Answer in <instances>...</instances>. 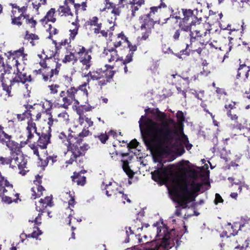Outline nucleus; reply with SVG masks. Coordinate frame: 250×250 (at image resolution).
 I'll return each instance as SVG.
<instances>
[{"instance_id":"39","label":"nucleus","mask_w":250,"mask_h":250,"mask_svg":"<svg viewBox=\"0 0 250 250\" xmlns=\"http://www.w3.org/2000/svg\"><path fill=\"white\" fill-rule=\"evenodd\" d=\"M10 140L11 136L5 133L3 130L0 134V142L6 145Z\"/></svg>"},{"instance_id":"7","label":"nucleus","mask_w":250,"mask_h":250,"mask_svg":"<svg viewBox=\"0 0 250 250\" xmlns=\"http://www.w3.org/2000/svg\"><path fill=\"white\" fill-rule=\"evenodd\" d=\"M87 83H83L79 87V90H77L74 87H71L69 88L66 92L62 91L60 93V96L62 98L63 104L62 106L64 108H68V106L70 105L73 102H74V105H78L80 104L78 99H76V97L78 98V95H83V101L86 103L88 101V91L86 88Z\"/></svg>"},{"instance_id":"20","label":"nucleus","mask_w":250,"mask_h":250,"mask_svg":"<svg viewBox=\"0 0 250 250\" xmlns=\"http://www.w3.org/2000/svg\"><path fill=\"white\" fill-rule=\"evenodd\" d=\"M27 142H21L20 144L13 141L12 140H10L6 144V146L10 149L11 150V156H12L13 155H15L16 153H18V152H21V148L23 147L26 144Z\"/></svg>"},{"instance_id":"6","label":"nucleus","mask_w":250,"mask_h":250,"mask_svg":"<svg viewBox=\"0 0 250 250\" xmlns=\"http://www.w3.org/2000/svg\"><path fill=\"white\" fill-rule=\"evenodd\" d=\"M59 138L67 147L68 153L73 156L69 161L66 162V164H72L76 157L84 155L89 147L87 144L81 145V139L76 137L75 134L70 133L66 136L62 132L59 134Z\"/></svg>"},{"instance_id":"4","label":"nucleus","mask_w":250,"mask_h":250,"mask_svg":"<svg viewBox=\"0 0 250 250\" xmlns=\"http://www.w3.org/2000/svg\"><path fill=\"white\" fill-rule=\"evenodd\" d=\"M184 18L180 22L181 29L186 31L190 32V44L187 45V47H193V43L204 44L208 42L210 37L209 25L208 23L204 25L205 30H200L201 25L196 24V19L190 10H182Z\"/></svg>"},{"instance_id":"60","label":"nucleus","mask_w":250,"mask_h":250,"mask_svg":"<svg viewBox=\"0 0 250 250\" xmlns=\"http://www.w3.org/2000/svg\"><path fill=\"white\" fill-rule=\"evenodd\" d=\"M223 200L221 196L218 193H216L215 194V199L214 200L215 203L216 204H218V203H222L223 202Z\"/></svg>"},{"instance_id":"16","label":"nucleus","mask_w":250,"mask_h":250,"mask_svg":"<svg viewBox=\"0 0 250 250\" xmlns=\"http://www.w3.org/2000/svg\"><path fill=\"white\" fill-rule=\"evenodd\" d=\"M75 21V22L72 21V25L73 26V27L69 30V40L65 39L63 41H62V42L59 43L60 46L58 45V44L55 41H53V42L57 48H59L62 45L64 46L66 44H68L70 42L71 40H73L74 39L75 36L78 34V30L79 27V25L77 22V17H76Z\"/></svg>"},{"instance_id":"31","label":"nucleus","mask_w":250,"mask_h":250,"mask_svg":"<svg viewBox=\"0 0 250 250\" xmlns=\"http://www.w3.org/2000/svg\"><path fill=\"white\" fill-rule=\"evenodd\" d=\"M103 185H105L104 189L106 190V194L107 196H110L112 194L118 195V191L113 189V186L111 182H106L105 180L103 181Z\"/></svg>"},{"instance_id":"52","label":"nucleus","mask_w":250,"mask_h":250,"mask_svg":"<svg viewBox=\"0 0 250 250\" xmlns=\"http://www.w3.org/2000/svg\"><path fill=\"white\" fill-rule=\"evenodd\" d=\"M74 193H71L70 191L69 192V196L70 198V200L68 201L69 207H73L75 204L74 201V197L73 196Z\"/></svg>"},{"instance_id":"8","label":"nucleus","mask_w":250,"mask_h":250,"mask_svg":"<svg viewBox=\"0 0 250 250\" xmlns=\"http://www.w3.org/2000/svg\"><path fill=\"white\" fill-rule=\"evenodd\" d=\"M123 3H120V0H118V3L115 4L107 0L104 7L100 9L101 11H106L107 21L110 24L115 25L117 17L120 14L121 9L124 6Z\"/></svg>"},{"instance_id":"56","label":"nucleus","mask_w":250,"mask_h":250,"mask_svg":"<svg viewBox=\"0 0 250 250\" xmlns=\"http://www.w3.org/2000/svg\"><path fill=\"white\" fill-rule=\"evenodd\" d=\"M98 138L102 143H104L107 140L108 136L107 134L104 133L101 134L100 136H99Z\"/></svg>"},{"instance_id":"35","label":"nucleus","mask_w":250,"mask_h":250,"mask_svg":"<svg viewBox=\"0 0 250 250\" xmlns=\"http://www.w3.org/2000/svg\"><path fill=\"white\" fill-rule=\"evenodd\" d=\"M56 10L55 8H51L46 13L43 20L47 21L54 22L56 21L55 13Z\"/></svg>"},{"instance_id":"32","label":"nucleus","mask_w":250,"mask_h":250,"mask_svg":"<svg viewBox=\"0 0 250 250\" xmlns=\"http://www.w3.org/2000/svg\"><path fill=\"white\" fill-rule=\"evenodd\" d=\"M179 141L181 146L186 147L188 150H189L191 148L192 145L189 144L187 137L182 131H180Z\"/></svg>"},{"instance_id":"2","label":"nucleus","mask_w":250,"mask_h":250,"mask_svg":"<svg viewBox=\"0 0 250 250\" xmlns=\"http://www.w3.org/2000/svg\"><path fill=\"white\" fill-rule=\"evenodd\" d=\"M156 113V118L160 123L155 122L145 116H142L139 121L144 142L151 149L167 147L172 138V130L168 124L164 121L165 115L159 111Z\"/></svg>"},{"instance_id":"1","label":"nucleus","mask_w":250,"mask_h":250,"mask_svg":"<svg viewBox=\"0 0 250 250\" xmlns=\"http://www.w3.org/2000/svg\"><path fill=\"white\" fill-rule=\"evenodd\" d=\"M209 173H151L152 179L160 184H165L177 202L183 208L187 207L192 192L208 184Z\"/></svg>"},{"instance_id":"47","label":"nucleus","mask_w":250,"mask_h":250,"mask_svg":"<svg viewBox=\"0 0 250 250\" xmlns=\"http://www.w3.org/2000/svg\"><path fill=\"white\" fill-rule=\"evenodd\" d=\"M133 56V53L132 52H129L128 54L126 56L125 60L123 62L124 64L130 62L132 61V58Z\"/></svg>"},{"instance_id":"24","label":"nucleus","mask_w":250,"mask_h":250,"mask_svg":"<svg viewBox=\"0 0 250 250\" xmlns=\"http://www.w3.org/2000/svg\"><path fill=\"white\" fill-rule=\"evenodd\" d=\"M127 38L122 32L118 34L117 37L116 38L113 42V44L115 47H118L121 46L124 47L126 46L127 42H128Z\"/></svg>"},{"instance_id":"49","label":"nucleus","mask_w":250,"mask_h":250,"mask_svg":"<svg viewBox=\"0 0 250 250\" xmlns=\"http://www.w3.org/2000/svg\"><path fill=\"white\" fill-rule=\"evenodd\" d=\"M228 179L230 182L234 181V184L236 185H240L238 188V189L240 190V191H241V190H242V184H243L241 181L238 180H235V178L233 177H229Z\"/></svg>"},{"instance_id":"64","label":"nucleus","mask_w":250,"mask_h":250,"mask_svg":"<svg viewBox=\"0 0 250 250\" xmlns=\"http://www.w3.org/2000/svg\"><path fill=\"white\" fill-rule=\"evenodd\" d=\"M144 0H133L132 4L138 5L140 6L142 4H144Z\"/></svg>"},{"instance_id":"10","label":"nucleus","mask_w":250,"mask_h":250,"mask_svg":"<svg viewBox=\"0 0 250 250\" xmlns=\"http://www.w3.org/2000/svg\"><path fill=\"white\" fill-rule=\"evenodd\" d=\"M74 53L82 64V69H88L91 65V56L89 51L83 46L78 45L74 47Z\"/></svg>"},{"instance_id":"38","label":"nucleus","mask_w":250,"mask_h":250,"mask_svg":"<svg viewBox=\"0 0 250 250\" xmlns=\"http://www.w3.org/2000/svg\"><path fill=\"white\" fill-rule=\"evenodd\" d=\"M138 142L136 140H133L131 141L129 144H127V147L130 152L136 155V150L135 148L138 146Z\"/></svg>"},{"instance_id":"55","label":"nucleus","mask_w":250,"mask_h":250,"mask_svg":"<svg viewBox=\"0 0 250 250\" xmlns=\"http://www.w3.org/2000/svg\"><path fill=\"white\" fill-rule=\"evenodd\" d=\"M126 46L129 48V52H132L134 53L137 49V46L135 45H132L129 41L127 42Z\"/></svg>"},{"instance_id":"53","label":"nucleus","mask_w":250,"mask_h":250,"mask_svg":"<svg viewBox=\"0 0 250 250\" xmlns=\"http://www.w3.org/2000/svg\"><path fill=\"white\" fill-rule=\"evenodd\" d=\"M118 194L117 195V197H121L122 198L123 202L124 204L125 203V201H124V200H126L127 202H128V203H130L131 201L130 199L127 198L126 195H125L121 191L118 192Z\"/></svg>"},{"instance_id":"46","label":"nucleus","mask_w":250,"mask_h":250,"mask_svg":"<svg viewBox=\"0 0 250 250\" xmlns=\"http://www.w3.org/2000/svg\"><path fill=\"white\" fill-rule=\"evenodd\" d=\"M76 105L77 107H80L81 111L82 112V113L83 112V111H84L85 112L90 111L94 108L93 106H90L89 105H84L81 106H79V105Z\"/></svg>"},{"instance_id":"3","label":"nucleus","mask_w":250,"mask_h":250,"mask_svg":"<svg viewBox=\"0 0 250 250\" xmlns=\"http://www.w3.org/2000/svg\"><path fill=\"white\" fill-rule=\"evenodd\" d=\"M23 48H21L19 50L10 51L6 53L5 55L7 58L6 64H4L2 58L0 57V72H1V75L13 71L15 74L13 81L22 83L31 81L30 75L27 76L25 73L22 72L24 65L21 62H24V61L26 60V55L23 53Z\"/></svg>"},{"instance_id":"15","label":"nucleus","mask_w":250,"mask_h":250,"mask_svg":"<svg viewBox=\"0 0 250 250\" xmlns=\"http://www.w3.org/2000/svg\"><path fill=\"white\" fill-rule=\"evenodd\" d=\"M42 174H37L35 176V179L33 181L34 186L31 189V198L33 199L41 197L42 195L43 191L45 190L44 188L40 185L42 182Z\"/></svg>"},{"instance_id":"45","label":"nucleus","mask_w":250,"mask_h":250,"mask_svg":"<svg viewBox=\"0 0 250 250\" xmlns=\"http://www.w3.org/2000/svg\"><path fill=\"white\" fill-rule=\"evenodd\" d=\"M48 88L50 91L51 94L57 93L60 88V86L58 84H51L48 86Z\"/></svg>"},{"instance_id":"22","label":"nucleus","mask_w":250,"mask_h":250,"mask_svg":"<svg viewBox=\"0 0 250 250\" xmlns=\"http://www.w3.org/2000/svg\"><path fill=\"white\" fill-rule=\"evenodd\" d=\"M104 53L105 54V59L109 62H117L120 60L117 52L114 49H105Z\"/></svg>"},{"instance_id":"26","label":"nucleus","mask_w":250,"mask_h":250,"mask_svg":"<svg viewBox=\"0 0 250 250\" xmlns=\"http://www.w3.org/2000/svg\"><path fill=\"white\" fill-rule=\"evenodd\" d=\"M10 5L12 7L11 15V18L22 15L26 10V8L24 6L20 8L15 4H11Z\"/></svg>"},{"instance_id":"29","label":"nucleus","mask_w":250,"mask_h":250,"mask_svg":"<svg viewBox=\"0 0 250 250\" xmlns=\"http://www.w3.org/2000/svg\"><path fill=\"white\" fill-rule=\"evenodd\" d=\"M72 181L76 183L78 185L83 186L86 183V177L81 174V173H74V175L71 176Z\"/></svg>"},{"instance_id":"40","label":"nucleus","mask_w":250,"mask_h":250,"mask_svg":"<svg viewBox=\"0 0 250 250\" xmlns=\"http://www.w3.org/2000/svg\"><path fill=\"white\" fill-rule=\"evenodd\" d=\"M75 54L74 53H69L65 55L62 60V62L64 63H67L76 60V57L75 56Z\"/></svg>"},{"instance_id":"37","label":"nucleus","mask_w":250,"mask_h":250,"mask_svg":"<svg viewBox=\"0 0 250 250\" xmlns=\"http://www.w3.org/2000/svg\"><path fill=\"white\" fill-rule=\"evenodd\" d=\"M25 38L26 40L31 41L30 43L32 44V45H34L36 41H37L39 39V38L38 35L32 33L30 34L28 32H26V34L25 36Z\"/></svg>"},{"instance_id":"30","label":"nucleus","mask_w":250,"mask_h":250,"mask_svg":"<svg viewBox=\"0 0 250 250\" xmlns=\"http://www.w3.org/2000/svg\"><path fill=\"white\" fill-rule=\"evenodd\" d=\"M55 54V52L53 50L52 51H44L43 50L42 54H39L38 56L42 58L43 59H48V64H49L50 63L53 62V64H55L56 62L54 61L53 59L52 58Z\"/></svg>"},{"instance_id":"12","label":"nucleus","mask_w":250,"mask_h":250,"mask_svg":"<svg viewBox=\"0 0 250 250\" xmlns=\"http://www.w3.org/2000/svg\"><path fill=\"white\" fill-rule=\"evenodd\" d=\"M40 63L42 68L35 71L42 74V78L45 81H47L51 79L54 76L58 75L60 68V65L58 63L54 64L55 68H54V66L51 65L46 66V62H40Z\"/></svg>"},{"instance_id":"13","label":"nucleus","mask_w":250,"mask_h":250,"mask_svg":"<svg viewBox=\"0 0 250 250\" xmlns=\"http://www.w3.org/2000/svg\"><path fill=\"white\" fill-rule=\"evenodd\" d=\"M52 206V197L51 196H46L44 199H41L38 203H36V210L39 213L38 216L35 218L33 217L29 220V222H34L36 224L40 225L41 224V215L45 208L47 206L51 207Z\"/></svg>"},{"instance_id":"43","label":"nucleus","mask_w":250,"mask_h":250,"mask_svg":"<svg viewBox=\"0 0 250 250\" xmlns=\"http://www.w3.org/2000/svg\"><path fill=\"white\" fill-rule=\"evenodd\" d=\"M24 19H25V22L27 26L30 28L35 27L36 24V22L35 20L32 18H29V16L24 17Z\"/></svg>"},{"instance_id":"58","label":"nucleus","mask_w":250,"mask_h":250,"mask_svg":"<svg viewBox=\"0 0 250 250\" xmlns=\"http://www.w3.org/2000/svg\"><path fill=\"white\" fill-rule=\"evenodd\" d=\"M122 167L124 172H133L131 170H129L128 163L127 161H124L123 162Z\"/></svg>"},{"instance_id":"61","label":"nucleus","mask_w":250,"mask_h":250,"mask_svg":"<svg viewBox=\"0 0 250 250\" xmlns=\"http://www.w3.org/2000/svg\"><path fill=\"white\" fill-rule=\"evenodd\" d=\"M206 111L208 112L211 117V118L212 119L213 124L215 126H218L219 125V123L216 121L214 119V116L212 115L211 113L209 112L208 110H206Z\"/></svg>"},{"instance_id":"41","label":"nucleus","mask_w":250,"mask_h":250,"mask_svg":"<svg viewBox=\"0 0 250 250\" xmlns=\"http://www.w3.org/2000/svg\"><path fill=\"white\" fill-rule=\"evenodd\" d=\"M47 0H40L39 1H36L32 3L33 8L36 11H38L39 9L42 6L45 5L46 4Z\"/></svg>"},{"instance_id":"48","label":"nucleus","mask_w":250,"mask_h":250,"mask_svg":"<svg viewBox=\"0 0 250 250\" xmlns=\"http://www.w3.org/2000/svg\"><path fill=\"white\" fill-rule=\"evenodd\" d=\"M42 234V231L37 228L36 230H34L31 234L28 235V237L37 238V237Z\"/></svg>"},{"instance_id":"34","label":"nucleus","mask_w":250,"mask_h":250,"mask_svg":"<svg viewBox=\"0 0 250 250\" xmlns=\"http://www.w3.org/2000/svg\"><path fill=\"white\" fill-rule=\"evenodd\" d=\"M249 71V67L247 66L246 64H242L240 66L238 70L237 77H240L243 75L246 78L248 77V71Z\"/></svg>"},{"instance_id":"42","label":"nucleus","mask_w":250,"mask_h":250,"mask_svg":"<svg viewBox=\"0 0 250 250\" xmlns=\"http://www.w3.org/2000/svg\"><path fill=\"white\" fill-rule=\"evenodd\" d=\"M24 17H25V16H24L23 14L22 15L18 16L16 17H14L13 18H11L12 19V23L14 25H17L18 26H20L21 25V19L23 20H25L24 19Z\"/></svg>"},{"instance_id":"17","label":"nucleus","mask_w":250,"mask_h":250,"mask_svg":"<svg viewBox=\"0 0 250 250\" xmlns=\"http://www.w3.org/2000/svg\"><path fill=\"white\" fill-rule=\"evenodd\" d=\"M140 20L141 22L142 23L141 26V30L143 34L142 38L146 40L147 39L150 33L152 21L147 16L142 18Z\"/></svg>"},{"instance_id":"21","label":"nucleus","mask_w":250,"mask_h":250,"mask_svg":"<svg viewBox=\"0 0 250 250\" xmlns=\"http://www.w3.org/2000/svg\"><path fill=\"white\" fill-rule=\"evenodd\" d=\"M27 132V141H30L35 134L38 136L39 134L37 131L36 124L32 120H29L27 122V126L26 128Z\"/></svg>"},{"instance_id":"51","label":"nucleus","mask_w":250,"mask_h":250,"mask_svg":"<svg viewBox=\"0 0 250 250\" xmlns=\"http://www.w3.org/2000/svg\"><path fill=\"white\" fill-rule=\"evenodd\" d=\"M89 23L91 25L97 26L99 24H101V22H98V19L96 17H93L89 20Z\"/></svg>"},{"instance_id":"63","label":"nucleus","mask_w":250,"mask_h":250,"mask_svg":"<svg viewBox=\"0 0 250 250\" xmlns=\"http://www.w3.org/2000/svg\"><path fill=\"white\" fill-rule=\"evenodd\" d=\"M203 71L200 73L201 75L207 76L210 73V71L205 67H203Z\"/></svg>"},{"instance_id":"25","label":"nucleus","mask_w":250,"mask_h":250,"mask_svg":"<svg viewBox=\"0 0 250 250\" xmlns=\"http://www.w3.org/2000/svg\"><path fill=\"white\" fill-rule=\"evenodd\" d=\"M50 143V135L49 134H42L40 136L37 142V146L41 149L46 147L47 145Z\"/></svg>"},{"instance_id":"54","label":"nucleus","mask_w":250,"mask_h":250,"mask_svg":"<svg viewBox=\"0 0 250 250\" xmlns=\"http://www.w3.org/2000/svg\"><path fill=\"white\" fill-rule=\"evenodd\" d=\"M176 116L179 123H182L184 121V114L182 111H178L176 114Z\"/></svg>"},{"instance_id":"62","label":"nucleus","mask_w":250,"mask_h":250,"mask_svg":"<svg viewBox=\"0 0 250 250\" xmlns=\"http://www.w3.org/2000/svg\"><path fill=\"white\" fill-rule=\"evenodd\" d=\"M2 200L3 202L7 203L8 204H10L12 202L11 198H10L8 196H4V195H3V196H2Z\"/></svg>"},{"instance_id":"33","label":"nucleus","mask_w":250,"mask_h":250,"mask_svg":"<svg viewBox=\"0 0 250 250\" xmlns=\"http://www.w3.org/2000/svg\"><path fill=\"white\" fill-rule=\"evenodd\" d=\"M38 106H42V113L43 114L45 113L47 115L50 114L47 111L51 108L52 104L49 101L45 100L42 102L40 104H38Z\"/></svg>"},{"instance_id":"19","label":"nucleus","mask_w":250,"mask_h":250,"mask_svg":"<svg viewBox=\"0 0 250 250\" xmlns=\"http://www.w3.org/2000/svg\"><path fill=\"white\" fill-rule=\"evenodd\" d=\"M58 12L59 14L61 16L68 17L69 21L71 22L73 21L75 22L76 17H77V14L74 15L71 12L70 8L68 5H62L60 6L58 9ZM77 22H78V20L77 19ZM79 24V23H78Z\"/></svg>"},{"instance_id":"36","label":"nucleus","mask_w":250,"mask_h":250,"mask_svg":"<svg viewBox=\"0 0 250 250\" xmlns=\"http://www.w3.org/2000/svg\"><path fill=\"white\" fill-rule=\"evenodd\" d=\"M0 163L2 165H9V167L13 170H15L14 168H16V166L13 164V157L11 156L10 158L0 157Z\"/></svg>"},{"instance_id":"9","label":"nucleus","mask_w":250,"mask_h":250,"mask_svg":"<svg viewBox=\"0 0 250 250\" xmlns=\"http://www.w3.org/2000/svg\"><path fill=\"white\" fill-rule=\"evenodd\" d=\"M113 75L114 73L112 71L107 69L105 70L98 69L96 70L89 72V73L85 76L87 77V82H86L87 85L86 88H89L88 86L89 77L93 80H99L100 84L103 85L106 84V83L108 82L109 79L111 78ZM84 83H86V82Z\"/></svg>"},{"instance_id":"11","label":"nucleus","mask_w":250,"mask_h":250,"mask_svg":"<svg viewBox=\"0 0 250 250\" xmlns=\"http://www.w3.org/2000/svg\"><path fill=\"white\" fill-rule=\"evenodd\" d=\"M73 109L75 110L77 113L79 115L78 121L80 125L83 127L82 131L79 134L80 137H85L90 134V131L88 129L89 127L92 126L93 125V122L92 121L91 118L86 117L81 111L80 107H77L74 105L73 106Z\"/></svg>"},{"instance_id":"57","label":"nucleus","mask_w":250,"mask_h":250,"mask_svg":"<svg viewBox=\"0 0 250 250\" xmlns=\"http://www.w3.org/2000/svg\"><path fill=\"white\" fill-rule=\"evenodd\" d=\"M48 119L47 121V124L49 125V128L50 129V127L51 126H52L54 122L56 121V119H54L52 118V116L51 115V114H48Z\"/></svg>"},{"instance_id":"44","label":"nucleus","mask_w":250,"mask_h":250,"mask_svg":"<svg viewBox=\"0 0 250 250\" xmlns=\"http://www.w3.org/2000/svg\"><path fill=\"white\" fill-rule=\"evenodd\" d=\"M227 115L231 121H234L235 123L236 122L238 119V116L236 114L233 113V111L230 110H228L227 112Z\"/></svg>"},{"instance_id":"27","label":"nucleus","mask_w":250,"mask_h":250,"mask_svg":"<svg viewBox=\"0 0 250 250\" xmlns=\"http://www.w3.org/2000/svg\"><path fill=\"white\" fill-rule=\"evenodd\" d=\"M56 121L64 125H67L69 122V115L65 111L57 113Z\"/></svg>"},{"instance_id":"50","label":"nucleus","mask_w":250,"mask_h":250,"mask_svg":"<svg viewBox=\"0 0 250 250\" xmlns=\"http://www.w3.org/2000/svg\"><path fill=\"white\" fill-rule=\"evenodd\" d=\"M209 166L211 167L210 163L208 162V164H205L203 166L199 167L198 168L201 172H209V170H208ZM211 169H212V167H211Z\"/></svg>"},{"instance_id":"28","label":"nucleus","mask_w":250,"mask_h":250,"mask_svg":"<svg viewBox=\"0 0 250 250\" xmlns=\"http://www.w3.org/2000/svg\"><path fill=\"white\" fill-rule=\"evenodd\" d=\"M31 148L33 150L34 154L36 155L38 157H39V151L37 146H35L34 145H32L31 146ZM39 161L38 162V166L42 167V170H43L44 168L48 165L47 158H46L44 160L41 159L40 158H39Z\"/></svg>"},{"instance_id":"5","label":"nucleus","mask_w":250,"mask_h":250,"mask_svg":"<svg viewBox=\"0 0 250 250\" xmlns=\"http://www.w3.org/2000/svg\"><path fill=\"white\" fill-rule=\"evenodd\" d=\"M159 225V223L154 224L150 229L156 232L155 236L157 241L146 242V245L139 250H167L173 247L176 238L175 230L172 229L168 231L167 228Z\"/></svg>"},{"instance_id":"18","label":"nucleus","mask_w":250,"mask_h":250,"mask_svg":"<svg viewBox=\"0 0 250 250\" xmlns=\"http://www.w3.org/2000/svg\"><path fill=\"white\" fill-rule=\"evenodd\" d=\"M13 157V164L16 166L20 170L26 167L27 160L21 152H18L16 155L12 156Z\"/></svg>"},{"instance_id":"59","label":"nucleus","mask_w":250,"mask_h":250,"mask_svg":"<svg viewBox=\"0 0 250 250\" xmlns=\"http://www.w3.org/2000/svg\"><path fill=\"white\" fill-rule=\"evenodd\" d=\"M235 103L234 102H231L230 103L228 104H226L225 105V107L226 109H227V111L229 110H231L232 109H233L235 107Z\"/></svg>"},{"instance_id":"23","label":"nucleus","mask_w":250,"mask_h":250,"mask_svg":"<svg viewBox=\"0 0 250 250\" xmlns=\"http://www.w3.org/2000/svg\"><path fill=\"white\" fill-rule=\"evenodd\" d=\"M0 81L1 82V85L2 89L4 91V93L5 95H7L8 97H10L11 95V80L6 81L4 77L2 76L0 77Z\"/></svg>"},{"instance_id":"14","label":"nucleus","mask_w":250,"mask_h":250,"mask_svg":"<svg viewBox=\"0 0 250 250\" xmlns=\"http://www.w3.org/2000/svg\"><path fill=\"white\" fill-rule=\"evenodd\" d=\"M168 167V171L164 168L162 172H195L196 170L188 161H182L175 165H169Z\"/></svg>"}]
</instances>
